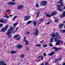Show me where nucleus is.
Returning <instances> with one entry per match:
<instances>
[{
	"label": "nucleus",
	"mask_w": 65,
	"mask_h": 65,
	"mask_svg": "<svg viewBox=\"0 0 65 65\" xmlns=\"http://www.w3.org/2000/svg\"><path fill=\"white\" fill-rule=\"evenodd\" d=\"M51 36L53 37H60L58 33L56 32L55 34L54 32H53V33L51 35Z\"/></svg>",
	"instance_id": "1"
},
{
	"label": "nucleus",
	"mask_w": 65,
	"mask_h": 65,
	"mask_svg": "<svg viewBox=\"0 0 65 65\" xmlns=\"http://www.w3.org/2000/svg\"><path fill=\"white\" fill-rule=\"evenodd\" d=\"M57 38H55V41H55L56 43V44L57 45H58V44H60V43L61 42V43H63V41H61L60 40H57Z\"/></svg>",
	"instance_id": "2"
},
{
	"label": "nucleus",
	"mask_w": 65,
	"mask_h": 65,
	"mask_svg": "<svg viewBox=\"0 0 65 65\" xmlns=\"http://www.w3.org/2000/svg\"><path fill=\"white\" fill-rule=\"evenodd\" d=\"M20 36V35H16L14 36V38H18L17 39H16L17 40H19L21 38V37H19Z\"/></svg>",
	"instance_id": "3"
},
{
	"label": "nucleus",
	"mask_w": 65,
	"mask_h": 65,
	"mask_svg": "<svg viewBox=\"0 0 65 65\" xmlns=\"http://www.w3.org/2000/svg\"><path fill=\"white\" fill-rule=\"evenodd\" d=\"M8 26L7 25H6L4 28H3L1 29V31L3 32H4L6 30V29H8Z\"/></svg>",
	"instance_id": "4"
},
{
	"label": "nucleus",
	"mask_w": 65,
	"mask_h": 65,
	"mask_svg": "<svg viewBox=\"0 0 65 65\" xmlns=\"http://www.w3.org/2000/svg\"><path fill=\"white\" fill-rule=\"evenodd\" d=\"M35 32L33 33V34L34 35H36V36H37L38 34V30L37 29H36L35 30Z\"/></svg>",
	"instance_id": "5"
},
{
	"label": "nucleus",
	"mask_w": 65,
	"mask_h": 65,
	"mask_svg": "<svg viewBox=\"0 0 65 65\" xmlns=\"http://www.w3.org/2000/svg\"><path fill=\"white\" fill-rule=\"evenodd\" d=\"M47 3V2L45 1H43L41 2V6H44V5H45Z\"/></svg>",
	"instance_id": "6"
},
{
	"label": "nucleus",
	"mask_w": 65,
	"mask_h": 65,
	"mask_svg": "<svg viewBox=\"0 0 65 65\" xmlns=\"http://www.w3.org/2000/svg\"><path fill=\"white\" fill-rule=\"evenodd\" d=\"M24 8V6H23V5H19L18 7H17V9H22Z\"/></svg>",
	"instance_id": "7"
},
{
	"label": "nucleus",
	"mask_w": 65,
	"mask_h": 65,
	"mask_svg": "<svg viewBox=\"0 0 65 65\" xmlns=\"http://www.w3.org/2000/svg\"><path fill=\"white\" fill-rule=\"evenodd\" d=\"M60 17L61 18H63L65 17V11L62 12V14H61L60 16Z\"/></svg>",
	"instance_id": "8"
},
{
	"label": "nucleus",
	"mask_w": 65,
	"mask_h": 65,
	"mask_svg": "<svg viewBox=\"0 0 65 65\" xmlns=\"http://www.w3.org/2000/svg\"><path fill=\"white\" fill-rule=\"evenodd\" d=\"M4 61L3 60L0 61V65H7L6 63H4Z\"/></svg>",
	"instance_id": "9"
},
{
	"label": "nucleus",
	"mask_w": 65,
	"mask_h": 65,
	"mask_svg": "<svg viewBox=\"0 0 65 65\" xmlns=\"http://www.w3.org/2000/svg\"><path fill=\"white\" fill-rule=\"evenodd\" d=\"M58 13L56 11H54L51 14V16H54V15H56Z\"/></svg>",
	"instance_id": "10"
},
{
	"label": "nucleus",
	"mask_w": 65,
	"mask_h": 65,
	"mask_svg": "<svg viewBox=\"0 0 65 65\" xmlns=\"http://www.w3.org/2000/svg\"><path fill=\"white\" fill-rule=\"evenodd\" d=\"M23 47V45H18L17 46V47L18 48H19L20 49L21 48H22Z\"/></svg>",
	"instance_id": "11"
},
{
	"label": "nucleus",
	"mask_w": 65,
	"mask_h": 65,
	"mask_svg": "<svg viewBox=\"0 0 65 65\" xmlns=\"http://www.w3.org/2000/svg\"><path fill=\"white\" fill-rule=\"evenodd\" d=\"M55 53V52L52 51V52L51 53L49 54L48 55L50 56H53V55H54Z\"/></svg>",
	"instance_id": "12"
},
{
	"label": "nucleus",
	"mask_w": 65,
	"mask_h": 65,
	"mask_svg": "<svg viewBox=\"0 0 65 65\" xmlns=\"http://www.w3.org/2000/svg\"><path fill=\"white\" fill-rule=\"evenodd\" d=\"M33 24H34V27H35V26H36L37 25V22H36L35 21H33Z\"/></svg>",
	"instance_id": "13"
},
{
	"label": "nucleus",
	"mask_w": 65,
	"mask_h": 65,
	"mask_svg": "<svg viewBox=\"0 0 65 65\" xmlns=\"http://www.w3.org/2000/svg\"><path fill=\"white\" fill-rule=\"evenodd\" d=\"M52 48L53 49H54L55 50V52H57V47H52Z\"/></svg>",
	"instance_id": "14"
},
{
	"label": "nucleus",
	"mask_w": 65,
	"mask_h": 65,
	"mask_svg": "<svg viewBox=\"0 0 65 65\" xmlns=\"http://www.w3.org/2000/svg\"><path fill=\"white\" fill-rule=\"evenodd\" d=\"M0 23H4V24H5L6 23V22L4 21L3 20H0Z\"/></svg>",
	"instance_id": "15"
},
{
	"label": "nucleus",
	"mask_w": 65,
	"mask_h": 65,
	"mask_svg": "<svg viewBox=\"0 0 65 65\" xmlns=\"http://www.w3.org/2000/svg\"><path fill=\"white\" fill-rule=\"evenodd\" d=\"M17 52L16 51H11L10 52L11 54H15Z\"/></svg>",
	"instance_id": "16"
},
{
	"label": "nucleus",
	"mask_w": 65,
	"mask_h": 65,
	"mask_svg": "<svg viewBox=\"0 0 65 65\" xmlns=\"http://www.w3.org/2000/svg\"><path fill=\"white\" fill-rule=\"evenodd\" d=\"M32 21H29L27 22L26 24L27 25H28V24H30L32 23Z\"/></svg>",
	"instance_id": "17"
},
{
	"label": "nucleus",
	"mask_w": 65,
	"mask_h": 65,
	"mask_svg": "<svg viewBox=\"0 0 65 65\" xmlns=\"http://www.w3.org/2000/svg\"><path fill=\"white\" fill-rule=\"evenodd\" d=\"M19 29V28H16V30H15V31H13V34H14V33H15V32H17V31H18V29Z\"/></svg>",
	"instance_id": "18"
},
{
	"label": "nucleus",
	"mask_w": 65,
	"mask_h": 65,
	"mask_svg": "<svg viewBox=\"0 0 65 65\" xmlns=\"http://www.w3.org/2000/svg\"><path fill=\"white\" fill-rule=\"evenodd\" d=\"M18 18V17L17 16H15V17H14L12 19L13 21H14V20H15V19H16V18Z\"/></svg>",
	"instance_id": "19"
},
{
	"label": "nucleus",
	"mask_w": 65,
	"mask_h": 65,
	"mask_svg": "<svg viewBox=\"0 0 65 65\" xmlns=\"http://www.w3.org/2000/svg\"><path fill=\"white\" fill-rule=\"evenodd\" d=\"M57 10L58 11H63V9H61L60 8H58L57 9Z\"/></svg>",
	"instance_id": "20"
},
{
	"label": "nucleus",
	"mask_w": 65,
	"mask_h": 65,
	"mask_svg": "<svg viewBox=\"0 0 65 65\" xmlns=\"http://www.w3.org/2000/svg\"><path fill=\"white\" fill-rule=\"evenodd\" d=\"M46 17H49V18H51V16L48 14H47L46 15Z\"/></svg>",
	"instance_id": "21"
},
{
	"label": "nucleus",
	"mask_w": 65,
	"mask_h": 65,
	"mask_svg": "<svg viewBox=\"0 0 65 65\" xmlns=\"http://www.w3.org/2000/svg\"><path fill=\"white\" fill-rule=\"evenodd\" d=\"M57 8H61V6L59 5H57Z\"/></svg>",
	"instance_id": "22"
},
{
	"label": "nucleus",
	"mask_w": 65,
	"mask_h": 65,
	"mask_svg": "<svg viewBox=\"0 0 65 65\" xmlns=\"http://www.w3.org/2000/svg\"><path fill=\"white\" fill-rule=\"evenodd\" d=\"M35 46H37L38 47H40L41 46V45L40 44H37L35 45Z\"/></svg>",
	"instance_id": "23"
},
{
	"label": "nucleus",
	"mask_w": 65,
	"mask_h": 65,
	"mask_svg": "<svg viewBox=\"0 0 65 65\" xmlns=\"http://www.w3.org/2000/svg\"><path fill=\"white\" fill-rule=\"evenodd\" d=\"M47 45L46 44H44L43 46V47H47Z\"/></svg>",
	"instance_id": "24"
},
{
	"label": "nucleus",
	"mask_w": 65,
	"mask_h": 65,
	"mask_svg": "<svg viewBox=\"0 0 65 65\" xmlns=\"http://www.w3.org/2000/svg\"><path fill=\"white\" fill-rule=\"evenodd\" d=\"M53 39H54V38H51L50 40V42H52L53 41Z\"/></svg>",
	"instance_id": "25"
},
{
	"label": "nucleus",
	"mask_w": 65,
	"mask_h": 65,
	"mask_svg": "<svg viewBox=\"0 0 65 65\" xmlns=\"http://www.w3.org/2000/svg\"><path fill=\"white\" fill-rule=\"evenodd\" d=\"M61 48H57V51L58 50H61Z\"/></svg>",
	"instance_id": "26"
},
{
	"label": "nucleus",
	"mask_w": 65,
	"mask_h": 65,
	"mask_svg": "<svg viewBox=\"0 0 65 65\" xmlns=\"http://www.w3.org/2000/svg\"><path fill=\"white\" fill-rule=\"evenodd\" d=\"M25 41L26 42L25 44H26V45H27L29 43V42L27 40Z\"/></svg>",
	"instance_id": "27"
},
{
	"label": "nucleus",
	"mask_w": 65,
	"mask_h": 65,
	"mask_svg": "<svg viewBox=\"0 0 65 65\" xmlns=\"http://www.w3.org/2000/svg\"><path fill=\"white\" fill-rule=\"evenodd\" d=\"M36 6L37 7H39V6H38V3H36Z\"/></svg>",
	"instance_id": "28"
},
{
	"label": "nucleus",
	"mask_w": 65,
	"mask_h": 65,
	"mask_svg": "<svg viewBox=\"0 0 65 65\" xmlns=\"http://www.w3.org/2000/svg\"><path fill=\"white\" fill-rule=\"evenodd\" d=\"M10 33H11V32H8L7 33H6V34L7 35H9L10 34Z\"/></svg>",
	"instance_id": "29"
},
{
	"label": "nucleus",
	"mask_w": 65,
	"mask_h": 65,
	"mask_svg": "<svg viewBox=\"0 0 65 65\" xmlns=\"http://www.w3.org/2000/svg\"><path fill=\"white\" fill-rule=\"evenodd\" d=\"M24 19L25 20H27L28 19V17L27 16H26Z\"/></svg>",
	"instance_id": "30"
},
{
	"label": "nucleus",
	"mask_w": 65,
	"mask_h": 65,
	"mask_svg": "<svg viewBox=\"0 0 65 65\" xmlns=\"http://www.w3.org/2000/svg\"><path fill=\"white\" fill-rule=\"evenodd\" d=\"M8 5H12V3L11 2H9L8 3Z\"/></svg>",
	"instance_id": "31"
},
{
	"label": "nucleus",
	"mask_w": 65,
	"mask_h": 65,
	"mask_svg": "<svg viewBox=\"0 0 65 65\" xmlns=\"http://www.w3.org/2000/svg\"><path fill=\"white\" fill-rule=\"evenodd\" d=\"M17 25H18V23H14L13 24V26L14 27H15V26H17Z\"/></svg>",
	"instance_id": "32"
},
{
	"label": "nucleus",
	"mask_w": 65,
	"mask_h": 65,
	"mask_svg": "<svg viewBox=\"0 0 65 65\" xmlns=\"http://www.w3.org/2000/svg\"><path fill=\"white\" fill-rule=\"evenodd\" d=\"M40 13V12H38L37 13V17H38V15H39V14Z\"/></svg>",
	"instance_id": "33"
},
{
	"label": "nucleus",
	"mask_w": 65,
	"mask_h": 65,
	"mask_svg": "<svg viewBox=\"0 0 65 65\" xmlns=\"http://www.w3.org/2000/svg\"><path fill=\"white\" fill-rule=\"evenodd\" d=\"M60 4L61 6H62V7L64 6V5L62 4V2H60Z\"/></svg>",
	"instance_id": "34"
},
{
	"label": "nucleus",
	"mask_w": 65,
	"mask_h": 65,
	"mask_svg": "<svg viewBox=\"0 0 65 65\" xmlns=\"http://www.w3.org/2000/svg\"><path fill=\"white\" fill-rule=\"evenodd\" d=\"M61 32H62L63 33H64L65 32V30H61Z\"/></svg>",
	"instance_id": "35"
},
{
	"label": "nucleus",
	"mask_w": 65,
	"mask_h": 65,
	"mask_svg": "<svg viewBox=\"0 0 65 65\" xmlns=\"http://www.w3.org/2000/svg\"><path fill=\"white\" fill-rule=\"evenodd\" d=\"M59 21V19H57L55 20V23H57Z\"/></svg>",
	"instance_id": "36"
},
{
	"label": "nucleus",
	"mask_w": 65,
	"mask_h": 65,
	"mask_svg": "<svg viewBox=\"0 0 65 65\" xmlns=\"http://www.w3.org/2000/svg\"><path fill=\"white\" fill-rule=\"evenodd\" d=\"M10 30H12L13 29H14V28L11 26V27L10 28Z\"/></svg>",
	"instance_id": "37"
},
{
	"label": "nucleus",
	"mask_w": 65,
	"mask_h": 65,
	"mask_svg": "<svg viewBox=\"0 0 65 65\" xmlns=\"http://www.w3.org/2000/svg\"><path fill=\"white\" fill-rule=\"evenodd\" d=\"M63 26V24H61L60 25H59V27H61L62 26Z\"/></svg>",
	"instance_id": "38"
},
{
	"label": "nucleus",
	"mask_w": 65,
	"mask_h": 65,
	"mask_svg": "<svg viewBox=\"0 0 65 65\" xmlns=\"http://www.w3.org/2000/svg\"><path fill=\"white\" fill-rule=\"evenodd\" d=\"M5 18H7V19H8V18H9V17L8 16V15H5Z\"/></svg>",
	"instance_id": "39"
},
{
	"label": "nucleus",
	"mask_w": 65,
	"mask_h": 65,
	"mask_svg": "<svg viewBox=\"0 0 65 65\" xmlns=\"http://www.w3.org/2000/svg\"><path fill=\"white\" fill-rule=\"evenodd\" d=\"M49 45L50 46H51V47H52V46H53V45H52V43H50Z\"/></svg>",
	"instance_id": "40"
},
{
	"label": "nucleus",
	"mask_w": 65,
	"mask_h": 65,
	"mask_svg": "<svg viewBox=\"0 0 65 65\" xmlns=\"http://www.w3.org/2000/svg\"><path fill=\"white\" fill-rule=\"evenodd\" d=\"M12 5H15V3L14 2H11Z\"/></svg>",
	"instance_id": "41"
},
{
	"label": "nucleus",
	"mask_w": 65,
	"mask_h": 65,
	"mask_svg": "<svg viewBox=\"0 0 65 65\" xmlns=\"http://www.w3.org/2000/svg\"><path fill=\"white\" fill-rule=\"evenodd\" d=\"M41 59L42 61L43 60V57L41 56Z\"/></svg>",
	"instance_id": "42"
},
{
	"label": "nucleus",
	"mask_w": 65,
	"mask_h": 65,
	"mask_svg": "<svg viewBox=\"0 0 65 65\" xmlns=\"http://www.w3.org/2000/svg\"><path fill=\"white\" fill-rule=\"evenodd\" d=\"M3 26V25L2 24H0V26L2 27Z\"/></svg>",
	"instance_id": "43"
},
{
	"label": "nucleus",
	"mask_w": 65,
	"mask_h": 65,
	"mask_svg": "<svg viewBox=\"0 0 65 65\" xmlns=\"http://www.w3.org/2000/svg\"><path fill=\"white\" fill-rule=\"evenodd\" d=\"M58 59H56L55 60V62H58Z\"/></svg>",
	"instance_id": "44"
},
{
	"label": "nucleus",
	"mask_w": 65,
	"mask_h": 65,
	"mask_svg": "<svg viewBox=\"0 0 65 65\" xmlns=\"http://www.w3.org/2000/svg\"><path fill=\"white\" fill-rule=\"evenodd\" d=\"M26 49L27 51H29V48L27 47L26 48Z\"/></svg>",
	"instance_id": "45"
},
{
	"label": "nucleus",
	"mask_w": 65,
	"mask_h": 65,
	"mask_svg": "<svg viewBox=\"0 0 65 65\" xmlns=\"http://www.w3.org/2000/svg\"><path fill=\"white\" fill-rule=\"evenodd\" d=\"M58 60H61L62 59L61 58H59L58 59Z\"/></svg>",
	"instance_id": "46"
},
{
	"label": "nucleus",
	"mask_w": 65,
	"mask_h": 65,
	"mask_svg": "<svg viewBox=\"0 0 65 65\" xmlns=\"http://www.w3.org/2000/svg\"><path fill=\"white\" fill-rule=\"evenodd\" d=\"M26 38L25 37H24V41H26V40H26Z\"/></svg>",
	"instance_id": "47"
},
{
	"label": "nucleus",
	"mask_w": 65,
	"mask_h": 65,
	"mask_svg": "<svg viewBox=\"0 0 65 65\" xmlns=\"http://www.w3.org/2000/svg\"><path fill=\"white\" fill-rule=\"evenodd\" d=\"M45 65H46L48 64V62H46L45 63Z\"/></svg>",
	"instance_id": "48"
},
{
	"label": "nucleus",
	"mask_w": 65,
	"mask_h": 65,
	"mask_svg": "<svg viewBox=\"0 0 65 65\" xmlns=\"http://www.w3.org/2000/svg\"><path fill=\"white\" fill-rule=\"evenodd\" d=\"M40 21H41V22H42V21H43V19H40Z\"/></svg>",
	"instance_id": "49"
},
{
	"label": "nucleus",
	"mask_w": 65,
	"mask_h": 65,
	"mask_svg": "<svg viewBox=\"0 0 65 65\" xmlns=\"http://www.w3.org/2000/svg\"><path fill=\"white\" fill-rule=\"evenodd\" d=\"M10 29H8V32H10V33H11V31H10Z\"/></svg>",
	"instance_id": "50"
},
{
	"label": "nucleus",
	"mask_w": 65,
	"mask_h": 65,
	"mask_svg": "<svg viewBox=\"0 0 65 65\" xmlns=\"http://www.w3.org/2000/svg\"><path fill=\"white\" fill-rule=\"evenodd\" d=\"M21 57L23 58L24 57V55L22 54L21 55Z\"/></svg>",
	"instance_id": "51"
},
{
	"label": "nucleus",
	"mask_w": 65,
	"mask_h": 65,
	"mask_svg": "<svg viewBox=\"0 0 65 65\" xmlns=\"http://www.w3.org/2000/svg\"><path fill=\"white\" fill-rule=\"evenodd\" d=\"M59 1L60 2H62V1H63V0H59Z\"/></svg>",
	"instance_id": "52"
},
{
	"label": "nucleus",
	"mask_w": 65,
	"mask_h": 65,
	"mask_svg": "<svg viewBox=\"0 0 65 65\" xmlns=\"http://www.w3.org/2000/svg\"><path fill=\"white\" fill-rule=\"evenodd\" d=\"M8 37L9 38H11V36L10 35H9Z\"/></svg>",
	"instance_id": "53"
},
{
	"label": "nucleus",
	"mask_w": 65,
	"mask_h": 65,
	"mask_svg": "<svg viewBox=\"0 0 65 65\" xmlns=\"http://www.w3.org/2000/svg\"><path fill=\"white\" fill-rule=\"evenodd\" d=\"M43 55L44 56H46V54L45 53H44Z\"/></svg>",
	"instance_id": "54"
},
{
	"label": "nucleus",
	"mask_w": 65,
	"mask_h": 65,
	"mask_svg": "<svg viewBox=\"0 0 65 65\" xmlns=\"http://www.w3.org/2000/svg\"><path fill=\"white\" fill-rule=\"evenodd\" d=\"M27 34H30V32H27Z\"/></svg>",
	"instance_id": "55"
},
{
	"label": "nucleus",
	"mask_w": 65,
	"mask_h": 65,
	"mask_svg": "<svg viewBox=\"0 0 65 65\" xmlns=\"http://www.w3.org/2000/svg\"><path fill=\"white\" fill-rule=\"evenodd\" d=\"M10 10V9L6 11V12H8Z\"/></svg>",
	"instance_id": "56"
},
{
	"label": "nucleus",
	"mask_w": 65,
	"mask_h": 65,
	"mask_svg": "<svg viewBox=\"0 0 65 65\" xmlns=\"http://www.w3.org/2000/svg\"><path fill=\"white\" fill-rule=\"evenodd\" d=\"M50 22H48V23H46L47 24H50Z\"/></svg>",
	"instance_id": "57"
},
{
	"label": "nucleus",
	"mask_w": 65,
	"mask_h": 65,
	"mask_svg": "<svg viewBox=\"0 0 65 65\" xmlns=\"http://www.w3.org/2000/svg\"><path fill=\"white\" fill-rule=\"evenodd\" d=\"M44 41H41V43H43V42Z\"/></svg>",
	"instance_id": "58"
},
{
	"label": "nucleus",
	"mask_w": 65,
	"mask_h": 65,
	"mask_svg": "<svg viewBox=\"0 0 65 65\" xmlns=\"http://www.w3.org/2000/svg\"><path fill=\"white\" fill-rule=\"evenodd\" d=\"M62 65H65V63H64Z\"/></svg>",
	"instance_id": "59"
},
{
	"label": "nucleus",
	"mask_w": 65,
	"mask_h": 65,
	"mask_svg": "<svg viewBox=\"0 0 65 65\" xmlns=\"http://www.w3.org/2000/svg\"><path fill=\"white\" fill-rule=\"evenodd\" d=\"M40 23H41V22H38V24H40Z\"/></svg>",
	"instance_id": "60"
},
{
	"label": "nucleus",
	"mask_w": 65,
	"mask_h": 65,
	"mask_svg": "<svg viewBox=\"0 0 65 65\" xmlns=\"http://www.w3.org/2000/svg\"><path fill=\"white\" fill-rule=\"evenodd\" d=\"M15 0H12V1L13 2H14V1H15Z\"/></svg>",
	"instance_id": "61"
},
{
	"label": "nucleus",
	"mask_w": 65,
	"mask_h": 65,
	"mask_svg": "<svg viewBox=\"0 0 65 65\" xmlns=\"http://www.w3.org/2000/svg\"><path fill=\"white\" fill-rule=\"evenodd\" d=\"M59 28L60 29H62V27H59Z\"/></svg>",
	"instance_id": "62"
},
{
	"label": "nucleus",
	"mask_w": 65,
	"mask_h": 65,
	"mask_svg": "<svg viewBox=\"0 0 65 65\" xmlns=\"http://www.w3.org/2000/svg\"><path fill=\"white\" fill-rule=\"evenodd\" d=\"M63 9H65V6L64 7Z\"/></svg>",
	"instance_id": "63"
},
{
	"label": "nucleus",
	"mask_w": 65,
	"mask_h": 65,
	"mask_svg": "<svg viewBox=\"0 0 65 65\" xmlns=\"http://www.w3.org/2000/svg\"><path fill=\"white\" fill-rule=\"evenodd\" d=\"M44 63H42V64H41V65H44Z\"/></svg>",
	"instance_id": "64"
}]
</instances>
